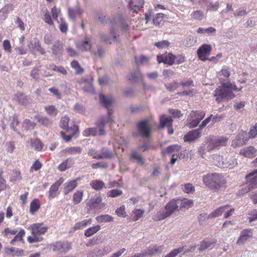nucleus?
Masks as SVG:
<instances>
[{"label": "nucleus", "instance_id": "412c9836", "mask_svg": "<svg viewBox=\"0 0 257 257\" xmlns=\"http://www.w3.org/2000/svg\"><path fill=\"white\" fill-rule=\"evenodd\" d=\"M102 198L99 195H95L93 198L90 199L88 203V205L90 207L100 208V205L101 204L103 205L101 203Z\"/></svg>", "mask_w": 257, "mask_h": 257}, {"label": "nucleus", "instance_id": "7ed1b4c3", "mask_svg": "<svg viewBox=\"0 0 257 257\" xmlns=\"http://www.w3.org/2000/svg\"><path fill=\"white\" fill-rule=\"evenodd\" d=\"M214 96L216 97L215 100L218 103H220L222 101H229L235 97V94L228 90L225 83L222 84L221 88H217L214 91Z\"/></svg>", "mask_w": 257, "mask_h": 257}, {"label": "nucleus", "instance_id": "c756f323", "mask_svg": "<svg viewBox=\"0 0 257 257\" xmlns=\"http://www.w3.org/2000/svg\"><path fill=\"white\" fill-rule=\"evenodd\" d=\"M68 13L69 18L72 20H75L77 15H80L82 14L81 10L78 7L74 8H69Z\"/></svg>", "mask_w": 257, "mask_h": 257}, {"label": "nucleus", "instance_id": "6e6552de", "mask_svg": "<svg viewBox=\"0 0 257 257\" xmlns=\"http://www.w3.org/2000/svg\"><path fill=\"white\" fill-rule=\"evenodd\" d=\"M52 246L53 251L60 253H66L71 247V243L66 241H58L54 244Z\"/></svg>", "mask_w": 257, "mask_h": 257}, {"label": "nucleus", "instance_id": "ea45409f", "mask_svg": "<svg viewBox=\"0 0 257 257\" xmlns=\"http://www.w3.org/2000/svg\"><path fill=\"white\" fill-rule=\"evenodd\" d=\"M144 0H131L130 5L136 8L134 11H136L137 9L139 10L140 8H142L144 5Z\"/></svg>", "mask_w": 257, "mask_h": 257}, {"label": "nucleus", "instance_id": "4c0bfd02", "mask_svg": "<svg viewBox=\"0 0 257 257\" xmlns=\"http://www.w3.org/2000/svg\"><path fill=\"white\" fill-rule=\"evenodd\" d=\"M100 228V226L98 225L87 229L84 232V235L86 237H90L96 232H97Z\"/></svg>", "mask_w": 257, "mask_h": 257}, {"label": "nucleus", "instance_id": "338daca9", "mask_svg": "<svg viewBox=\"0 0 257 257\" xmlns=\"http://www.w3.org/2000/svg\"><path fill=\"white\" fill-rule=\"evenodd\" d=\"M109 35L112 37V40L114 42H119V39L115 33V29L113 27H111L110 28Z\"/></svg>", "mask_w": 257, "mask_h": 257}, {"label": "nucleus", "instance_id": "4d7b16f0", "mask_svg": "<svg viewBox=\"0 0 257 257\" xmlns=\"http://www.w3.org/2000/svg\"><path fill=\"white\" fill-rule=\"evenodd\" d=\"M131 112L133 114L139 113L144 111L145 109L142 105L131 106L130 107Z\"/></svg>", "mask_w": 257, "mask_h": 257}, {"label": "nucleus", "instance_id": "de8ad7c7", "mask_svg": "<svg viewBox=\"0 0 257 257\" xmlns=\"http://www.w3.org/2000/svg\"><path fill=\"white\" fill-rule=\"evenodd\" d=\"M151 148V145L150 143L148 142H145L142 144H140L137 147V149L139 151H142L143 152H145L149 150Z\"/></svg>", "mask_w": 257, "mask_h": 257}, {"label": "nucleus", "instance_id": "c9c22d12", "mask_svg": "<svg viewBox=\"0 0 257 257\" xmlns=\"http://www.w3.org/2000/svg\"><path fill=\"white\" fill-rule=\"evenodd\" d=\"M165 16V15L162 13L156 14L153 19V24L155 26L160 27Z\"/></svg>", "mask_w": 257, "mask_h": 257}, {"label": "nucleus", "instance_id": "7c9ffc66", "mask_svg": "<svg viewBox=\"0 0 257 257\" xmlns=\"http://www.w3.org/2000/svg\"><path fill=\"white\" fill-rule=\"evenodd\" d=\"M45 110L48 115L52 117H55L58 113V110L54 105L46 106L45 107Z\"/></svg>", "mask_w": 257, "mask_h": 257}, {"label": "nucleus", "instance_id": "39448f33", "mask_svg": "<svg viewBox=\"0 0 257 257\" xmlns=\"http://www.w3.org/2000/svg\"><path fill=\"white\" fill-rule=\"evenodd\" d=\"M105 122L104 120L101 119L96 123V126L85 129L83 135L85 137L88 136H102L106 135L105 130Z\"/></svg>", "mask_w": 257, "mask_h": 257}, {"label": "nucleus", "instance_id": "e433bc0d", "mask_svg": "<svg viewBox=\"0 0 257 257\" xmlns=\"http://www.w3.org/2000/svg\"><path fill=\"white\" fill-rule=\"evenodd\" d=\"M91 223V220H83L82 221L78 222L75 223V225L73 227V230H76L78 229H80L85 226H86L88 224H90Z\"/></svg>", "mask_w": 257, "mask_h": 257}, {"label": "nucleus", "instance_id": "2f4dec72", "mask_svg": "<svg viewBox=\"0 0 257 257\" xmlns=\"http://www.w3.org/2000/svg\"><path fill=\"white\" fill-rule=\"evenodd\" d=\"M205 112L200 110L192 111L189 115L190 118H194L196 120L199 119L198 120L199 122L205 117Z\"/></svg>", "mask_w": 257, "mask_h": 257}, {"label": "nucleus", "instance_id": "603ef678", "mask_svg": "<svg viewBox=\"0 0 257 257\" xmlns=\"http://www.w3.org/2000/svg\"><path fill=\"white\" fill-rule=\"evenodd\" d=\"M99 36L101 41L111 44L112 42L111 41L110 37L107 34L101 32L99 33Z\"/></svg>", "mask_w": 257, "mask_h": 257}, {"label": "nucleus", "instance_id": "b1692460", "mask_svg": "<svg viewBox=\"0 0 257 257\" xmlns=\"http://www.w3.org/2000/svg\"><path fill=\"white\" fill-rule=\"evenodd\" d=\"M173 120L170 116H166L165 115L161 116L160 117V125L161 128H164L165 126H171Z\"/></svg>", "mask_w": 257, "mask_h": 257}, {"label": "nucleus", "instance_id": "393cba45", "mask_svg": "<svg viewBox=\"0 0 257 257\" xmlns=\"http://www.w3.org/2000/svg\"><path fill=\"white\" fill-rule=\"evenodd\" d=\"M229 205H224L216 209H215L214 211L210 213L208 216V218H215L216 217H218L221 215V214L226 211V210L229 208Z\"/></svg>", "mask_w": 257, "mask_h": 257}, {"label": "nucleus", "instance_id": "cd10ccee", "mask_svg": "<svg viewBox=\"0 0 257 257\" xmlns=\"http://www.w3.org/2000/svg\"><path fill=\"white\" fill-rule=\"evenodd\" d=\"M36 123L31 121L30 119H25L23 120L22 124V130L23 131H28L34 129L36 126Z\"/></svg>", "mask_w": 257, "mask_h": 257}, {"label": "nucleus", "instance_id": "1a4fd4ad", "mask_svg": "<svg viewBox=\"0 0 257 257\" xmlns=\"http://www.w3.org/2000/svg\"><path fill=\"white\" fill-rule=\"evenodd\" d=\"M213 159L217 162L216 165L220 168H232L237 164V161L235 159L232 160L231 161V163L230 161L226 162L224 161L223 158L220 156L215 155L214 156Z\"/></svg>", "mask_w": 257, "mask_h": 257}, {"label": "nucleus", "instance_id": "5fc2aeb1", "mask_svg": "<svg viewBox=\"0 0 257 257\" xmlns=\"http://www.w3.org/2000/svg\"><path fill=\"white\" fill-rule=\"evenodd\" d=\"M191 15L193 19L196 20L201 21L204 18V14L200 10H197L196 11H194L192 13Z\"/></svg>", "mask_w": 257, "mask_h": 257}, {"label": "nucleus", "instance_id": "052dcab7", "mask_svg": "<svg viewBox=\"0 0 257 257\" xmlns=\"http://www.w3.org/2000/svg\"><path fill=\"white\" fill-rule=\"evenodd\" d=\"M169 112L174 118H179L183 115L180 110L176 109H169Z\"/></svg>", "mask_w": 257, "mask_h": 257}, {"label": "nucleus", "instance_id": "473e14b6", "mask_svg": "<svg viewBox=\"0 0 257 257\" xmlns=\"http://www.w3.org/2000/svg\"><path fill=\"white\" fill-rule=\"evenodd\" d=\"M40 208V204L38 199H34L30 203V212L34 214Z\"/></svg>", "mask_w": 257, "mask_h": 257}, {"label": "nucleus", "instance_id": "a19ab883", "mask_svg": "<svg viewBox=\"0 0 257 257\" xmlns=\"http://www.w3.org/2000/svg\"><path fill=\"white\" fill-rule=\"evenodd\" d=\"M77 131H78L70 130V131L68 132L70 133L68 135H66L65 133L63 131L61 132L60 134L63 139L67 142H68L71 140L72 137L76 134Z\"/></svg>", "mask_w": 257, "mask_h": 257}, {"label": "nucleus", "instance_id": "e2e57ef3", "mask_svg": "<svg viewBox=\"0 0 257 257\" xmlns=\"http://www.w3.org/2000/svg\"><path fill=\"white\" fill-rule=\"evenodd\" d=\"M81 148L80 147H70L66 149V151L71 154H80L81 152Z\"/></svg>", "mask_w": 257, "mask_h": 257}, {"label": "nucleus", "instance_id": "774afa93", "mask_svg": "<svg viewBox=\"0 0 257 257\" xmlns=\"http://www.w3.org/2000/svg\"><path fill=\"white\" fill-rule=\"evenodd\" d=\"M61 23L60 24L59 28L62 33H65L68 30L67 25L63 18L61 19Z\"/></svg>", "mask_w": 257, "mask_h": 257}, {"label": "nucleus", "instance_id": "5701e85b", "mask_svg": "<svg viewBox=\"0 0 257 257\" xmlns=\"http://www.w3.org/2000/svg\"><path fill=\"white\" fill-rule=\"evenodd\" d=\"M181 150V147L178 145H172L168 146L165 149L162 150L161 154L165 156L166 154H171L173 153L178 152Z\"/></svg>", "mask_w": 257, "mask_h": 257}, {"label": "nucleus", "instance_id": "79ce46f5", "mask_svg": "<svg viewBox=\"0 0 257 257\" xmlns=\"http://www.w3.org/2000/svg\"><path fill=\"white\" fill-rule=\"evenodd\" d=\"M96 219L98 222H109L113 220V218L112 216L106 214L97 217Z\"/></svg>", "mask_w": 257, "mask_h": 257}, {"label": "nucleus", "instance_id": "9d476101", "mask_svg": "<svg viewBox=\"0 0 257 257\" xmlns=\"http://www.w3.org/2000/svg\"><path fill=\"white\" fill-rule=\"evenodd\" d=\"M70 118L68 116H64L61 118L59 125L63 130H66V132H69L70 130L78 131V125L73 124L72 125H69Z\"/></svg>", "mask_w": 257, "mask_h": 257}, {"label": "nucleus", "instance_id": "6e6d98bb", "mask_svg": "<svg viewBox=\"0 0 257 257\" xmlns=\"http://www.w3.org/2000/svg\"><path fill=\"white\" fill-rule=\"evenodd\" d=\"M122 194V191L118 189H114L109 191L108 193V196L110 197H116L120 196Z\"/></svg>", "mask_w": 257, "mask_h": 257}, {"label": "nucleus", "instance_id": "8fccbe9b", "mask_svg": "<svg viewBox=\"0 0 257 257\" xmlns=\"http://www.w3.org/2000/svg\"><path fill=\"white\" fill-rule=\"evenodd\" d=\"M14 9V6L12 4H6L4 7L1 9V12L4 14H8L10 12L13 11Z\"/></svg>", "mask_w": 257, "mask_h": 257}, {"label": "nucleus", "instance_id": "4be33fe9", "mask_svg": "<svg viewBox=\"0 0 257 257\" xmlns=\"http://www.w3.org/2000/svg\"><path fill=\"white\" fill-rule=\"evenodd\" d=\"M256 150L254 147L249 146L246 148L241 150L240 153L245 157L252 158L256 156Z\"/></svg>", "mask_w": 257, "mask_h": 257}, {"label": "nucleus", "instance_id": "bf43d9fd", "mask_svg": "<svg viewBox=\"0 0 257 257\" xmlns=\"http://www.w3.org/2000/svg\"><path fill=\"white\" fill-rule=\"evenodd\" d=\"M33 146L35 148V150L37 151H41L44 147L43 143L39 140L36 139L33 143Z\"/></svg>", "mask_w": 257, "mask_h": 257}, {"label": "nucleus", "instance_id": "423d86ee", "mask_svg": "<svg viewBox=\"0 0 257 257\" xmlns=\"http://www.w3.org/2000/svg\"><path fill=\"white\" fill-rule=\"evenodd\" d=\"M211 51L212 47L210 44H202L197 51V56L200 60L204 62L208 59Z\"/></svg>", "mask_w": 257, "mask_h": 257}, {"label": "nucleus", "instance_id": "864d4df0", "mask_svg": "<svg viewBox=\"0 0 257 257\" xmlns=\"http://www.w3.org/2000/svg\"><path fill=\"white\" fill-rule=\"evenodd\" d=\"M59 187L53 184L50 187L49 191V198H54L56 196V192L58 191Z\"/></svg>", "mask_w": 257, "mask_h": 257}, {"label": "nucleus", "instance_id": "0e129e2a", "mask_svg": "<svg viewBox=\"0 0 257 257\" xmlns=\"http://www.w3.org/2000/svg\"><path fill=\"white\" fill-rule=\"evenodd\" d=\"M135 90L133 88H127L122 91V94L125 97H132L134 96Z\"/></svg>", "mask_w": 257, "mask_h": 257}, {"label": "nucleus", "instance_id": "0eeeda50", "mask_svg": "<svg viewBox=\"0 0 257 257\" xmlns=\"http://www.w3.org/2000/svg\"><path fill=\"white\" fill-rule=\"evenodd\" d=\"M157 58L159 63H163L171 66L174 63L176 56L172 53L166 52L161 55H158Z\"/></svg>", "mask_w": 257, "mask_h": 257}, {"label": "nucleus", "instance_id": "ddd939ff", "mask_svg": "<svg viewBox=\"0 0 257 257\" xmlns=\"http://www.w3.org/2000/svg\"><path fill=\"white\" fill-rule=\"evenodd\" d=\"M14 99L20 104L27 106L30 103L31 97L22 92H17L14 96Z\"/></svg>", "mask_w": 257, "mask_h": 257}, {"label": "nucleus", "instance_id": "37998d69", "mask_svg": "<svg viewBox=\"0 0 257 257\" xmlns=\"http://www.w3.org/2000/svg\"><path fill=\"white\" fill-rule=\"evenodd\" d=\"M71 67L75 69L77 74H81L83 72L84 69L80 66L76 60H73L71 63Z\"/></svg>", "mask_w": 257, "mask_h": 257}, {"label": "nucleus", "instance_id": "9b49d317", "mask_svg": "<svg viewBox=\"0 0 257 257\" xmlns=\"http://www.w3.org/2000/svg\"><path fill=\"white\" fill-rule=\"evenodd\" d=\"M201 136V130L198 128L188 132L184 136V140L186 142H193L199 138Z\"/></svg>", "mask_w": 257, "mask_h": 257}, {"label": "nucleus", "instance_id": "4468645a", "mask_svg": "<svg viewBox=\"0 0 257 257\" xmlns=\"http://www.w3.org/2000/svg\"><path fill=\"white\" fill-rule=\"evenodd\" d=\"M252 236V232L250 229H244L242 230L239 238H238L236 243L238 245L243 244L246 240L251 237Z\"/></svg>", "mask_w": 257, "mask_h": 257}, {"label": "nucleus", "instance_id": "c85d7f7f", "mask_svg": "<svg viewBox=\"0 0 257 257\" xmlns=\"http://www.w3.org/2000/svg\"><path fill=\"white\" fill-rule=\"evenodd\" d=\"M216 242L212 239L203 240L201 242L200 246L198 248V250L200 253L202 252L207 248L211 247Z\"/></svg>", "mask_w": 257, "mask_h": 257}, {"label": "nucleus", "instance_id": "a211bd4d", "mask_svg": "<svg viewBox=\"0 0 257 257\" xmlns=\"http://www.w3.org/2000/svg\"><path fill=\"white\" fill-rule=\"evenodd\" d=\"M35 118L40 124L47 127H50L53 123V120L47 116L37 115L35 116Z\"/></svg>", "mask_w": 257, "mask_h": 257}, {"label": "nucleus", "instance_id": "09e8293b", "mask_svg": "<svg viewBox=\"0 0 257 257\" xmlns=\"http://www.w3.org/2000/svg\"><path fill=\"white\" fill-rule=\"evenodd\" d=\"M170 45V43L168 40H163L157 42H155L154 45L159 48L164 49L168 47Z\"/></svg>", "mask_w": 257, "mask_h": 257}, {"label": "nucleus", "instance_id": "f03ea898", "mask_svg": "<svg viewBox=\"0 0 257 257\" xmlns=\"http://www.w3.org/2000/svg\"><path fill=\"white\" fill-rule=\"evenodd\" d=\"M203 184L213 192L225 188L226 181L223 176L219 173H208L203 177Z\"/></svg>", "mask_w": 257, "mask_h": 257}, {"label": "nucleus", "instance_id": "a878e982", "mask_svg": "<svg viewBox=\"0 0 257 257\" xmlns=\"http://www.w3.org/2000/svg\"><path fill=\"white\" fill-rule=\"evenodd\" d=\"M164 248V245H154L153 246H149L146 249L148 255L152 256L155 253H160Z\"/></svg>", "mask_w": 257, "mask_h": 257}, {"label": "nucleus", "instance_id": "aec40b11", "mask_svg": "<svg viewBox=\"0 0 257 257\" xmlns=\"http://www.w3.org/2000/svg\"><path fill=\"white\" fill-rule=\"evenodd\" d=\"M99 98L101 104L106 109H108L113 102L112 97L107 96L102 94L99 95Z\"/></svg>", "mask_w": 257, "mask_h": 257}, {"label": "nucleus", "instance_id": "f704fd0d", "mask_svg": "<svg viewBox=\"0 0 257 257\" xmlns=\"http://www.w3.org/2000/svg\"><path fill=\"white\" fill-rule=\"evenodd\" d=\"M227 138L226 137H219L214 140H212L213 145L216 147L219 146H225L227 141Z\"/></svg>", "mask_w": 257, "mask_h": 257}, {"label": "nucleus", "instance_id": "2eb2a0df", "mask_svg": "<svg viewBox=\"0 0 257 257\" xmlns=\"http://www.w3.org/2000/svg\"><path fill=\"white\" fill-rule=\"evenodd\" d=\"M245 179L249 185L254 189L257 188V169L248 174L245 176Z\"/></svg>", "mask_w": 257, "mask_h": 257}, {"label": "nucleus", "instance_id": "6ab92c4d", "mask_svg": "<svg viewBox=\"0 0 257 257\" xmlns=\"http://www.w3.org/2000/svg\"><path fill=\"white\" fill-rule=\"evenodd\" d=\"M51 50L53 55H58L62 54L63 52V43L60 40L56 41L51 47Z\"/></svg>", "mask_w": 257, "mask_h": 257}, {"label": "nucleus", "instance_id": "dca6fc26", "mask_svg": "<svg viewBox=\"0 0 257 257\" xmlns=\"http://www.w3.org/2000/svg\"><path fill=\"white\" fill-rule=\"evenodd\" d=\"M32 229V234L36 233L40 236V235L44 234L48 227L46 226H42L41 223H34L31 226Z\"/></svg>", "mask_w": 257, "mask_h": 257}, {"label": "nucleus", "instance_id": "72a5a7b5", "mask_svg": "<svg viewBox=\"0 0 257 257\" xmlns=\"http://www.w3.org/2000/svg\"><path fill=\"white\" fill-rule=\"evenodd\" d=\"M90 185L93 189L96 190H100L105 187L104 183L99 180L92 181Z\"/></svg>", "mask_w": 257, "mask_h": 257}, {"label": "nucleus", "instance_id": "680f3d73", "mask_svg": "<svg viewBox=\"0 0 257 257\" xmlns=\"http://www.w3.org/2000/svg\"><path fill=\"white\" fill-rule=\"evenodd\" d=\"M52 69L54 71L60 72L63 75H66L67 74L66 70L63 66H57L55 65H52Z\"/></svg>", "mask_w": 257, "mask_h": 257}, {"label": "nucleus", "instance_id": "20e7f679", "mask_svg": "<svg viewBox=\"0 0 257 257\" xmlns=\"http://www.w3.org/2000/svg\"><path fill=\"white\" fill-rule=\"evenodd\" d=\"M137 132L134 136L141 137L143 139H149L151 135V126L148 119L140 120L137 123Z\"/></svg>", "mask_w": 257, "mask_h": 257}, {"label": "nucleus", "instance_id": "49530a36", "mask_svg": "<svg viewBox=\"0 0 257 257\" xmlns=\"http://www.w3.org/2000/svg\"><path fill=\"white\" fill-rule=\"evenodd\" d=\"M185 249V246H181L172 250L165 257H176L179 253L182 252Z\"/></svg>", "mask_w": 257, "mask_h": 257}, {"label": "nucleus", "instance_id": "bb28decb", "mask_svg": "<svg viewBox=\"0 0 257 257\" xmlns=\"http://www.w3.org/2000/svg\"><path fill=\"white\" fill-rule=\"evenodd\" d=\"M128 78L132 83L139 82L142 79V74L139 71L131 72L128 75Z\"/></svg>", "mask_w": 257, "mask_h": 257}, {"label": "nucleus", "instance_id": "f8f14e48", "mask_svg": "<svg viewBox=\"0 0 257 257\" xmlns=\"http://www.w3.org/2000/svg\"><path fill=\"white\" fill-rule=\"evenodd\" d=\"M114 157V154L110 149L103 147L100 150V154L93 156V159L96 160L111 159Z\"/></svg>", "mask_w": 257, "mask_h": 257}, {"label": "nucleus", "instance_id": "13d9d810", "mask_svg": "<svg viewBox=\"0 0 257 257\" xmlns=\"http://www.w3.org/2000/svg\"><path fill=\"white\" fill-rule=\"evenodd\" d=\"M25 231L23 229H21L15 237L11 241L10 243L14 244V242L16 240L19 239L22 241L23 240L22 237L25 235Z\"/></svg>", "mask_w": 257, "mask_h": 257}, {"label": "nucleus", "instance_id": "69168bd1", "mask_svg": "<svg viewBox=\"0 0 257 257\" xmlns=\"http://www.w3.org/2000/svg\"><path fill=\"white\" fill-rule=\"evenodd\" d=\"M115 213L119 217H124L126 216V213L125 211V207L123 205L116 209Z\"/></svg>", "mask_w": 257, "mask_h": 257}, {"label": "nucleus", "instance_id": "f257e3e1", "mask_svg": "<svg viewBox=\"0 0 257 257\" xmlns=\"http://www.w3.org/2000/svg\"><path fill=\"white\" fill-rule=\"evenodd\" d=\"M193 205L192 200H175L173 199L169 202L165 206L164 209L158 211L156 214L157 219L161 220L170 216L179 207L180 208L191 207Z\"/></svg>", "mask_w": 257, "mask_h": 257}, {"label": "nucleus", "instance_id": "58836bf2", "mask_svg": "<svg viewBox=\"0 0 257 257\" xmlns=\"http://www.w3.org/2000/svg\"><path fill=\"white\" fill-rule=\"evenodd\" d=\"M83 197V191H77L73 196V201L74 204H79L82 200Z\"/></svg>", "mask_w": 257, "mask_h": 257}, {"label": "nucleus", "instance_id": "c03bdc74", "mask_svg": "<svg viewBox=\"0 0 257 257\" xmlns=\"http://www.w3.org/2000/svg\"><path fill=\"white\" fill-rule=\"evenodd\" d=\"M32 234V236H29L27 238V240L30 243H33L34 242H40V241H41L43 239V238L42 237L40 236L36 233H35L34 234Z\"/></svg>", "mask_w": 257, "mask_h": 257}, {"label": "nucleus", "instance_id": "3c124183", "mask_svg": "<svg viewBox=\"0 0 257 257\" xmlns=\"http://www.w3.org/2000/svg\"><path fill=\"white\" fill-rule=\"evenodd\" d=\"M166 89L170 92H174L178 87L179 83L176 81H174L172 83L165 84Z\"/></svg>", "mask_w": 257, "mask_h": 257}, {"label": "nucleus", "instance_id": "a18cd8bd", "mask_svg": "<svg viewBox=\"0 0 257 257\" xmlns=\"http://www.w3.org/2000/svg\"><path fill=\"white\" fill-rule=\"evenodd\" d=\"M131 158L137 160L138 163L142 166L144 164V158L141 155L138 154L136 152L132 153L131 154Z\"/></svg>", "mask_w": 257, "mask_h": 257}, {"label": "nucleus", "instance_id": "f3484780", "mask_svg": "<svg viewBox=\"0 0 257 257\" xmlns=\"http://www.w3.org/2000/svg\"><path fill=\"white\" fill-rule=\"evenodd\" d=\"M79 178H76L75 180H71L64 184L63 193L64 195L68 194L69 192L72 191L77 185V181Z\"/></svg>", "mask_w": 257, "mask_h": 257}]
</instances>
